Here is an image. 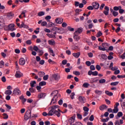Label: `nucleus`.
<instances>
[{"instance_id": "47", "label": "nucleus", "mask_w": 125, "mask_h": 125, "mask_svg": "<svg viewBox=\"0 0 125 125\" xmlns=\"http://www.w3.org/2000/svg\"><path fill=\"white\" fill-rule=\"evenodd\" d=\"M90 69L91 70V71H94L95 70V66H94V65H90Z\"/></svg>"}, {"instance_id": "20", "label": "nucleus", "mask_w": 125, "mask_h": 125, "mask_svg": "<svg viewBox=\"0 0 125 125\" xmlns=\"http://www.w3.org/2000/svg\"><path fill=\"white\" fill-rule=\"evenodd\" d=\"M38 75L40 78H42L45 75V73L43 71H40L38 72Z\"/></svg>"}, {"instance_id": "24", "label": "nucleus", "mask_w": 125, "mask_h": 125, "mask_svg": "<svg viewBox=\"0 0 125 125\" xmlns=\"http://www.w3.org/2000/svg\"><path fill=\"white\" fill-rule=\"evenodd\" d=\"M119 112V108H118V107L117 106H114V108L113 109V113L114 114H117Z\"/></svg>"}, {"instance_id": "43", "label": "nucleus", "mask_w": 125, "mask_h": 125, "mask_svg": "<svg viewBox=\"0 0 125 125\" xmlns=\"http://www.w3.org/2000/svg\"><path fill=\"white\" fill-rule=\"evenodd\" d=\"M38 16H43V15H44V12L41 11L40 12H39L38 14Z\"/></svg>"}, {"instance_id": "34", "label": "nucleus", "mask_w": 125, "mask_h": 125, "mask_svg": "<svg viewBox=\"0 0 125 125\" xmlns=\"http://www.w3.org/2000/svg\"><path fill=\"white\" fill-rule=\"evenodd\" d=\"M95 93H96L97 94H98V95H101V94H102L103 92L102 91L96 89L95 91Z\"/></svg>"}, {"instance_id": "59", "label": "nucleus", "mask_w": 125, "mask_h": 125, "mask_svg": "<svg viewBox=\"0 0 125 125\" xmlns=\"http://www.w3.org/2000/svg\"><path fill=\"white\" fill-rule=\"evenodd\" d=\"M26 44H32V41L30 40H28L26 42Z\"/></svg>"}, {"instance_id": "45", "label": "nucleus", "mask_w": 125, "mask_h": 125, "mask_svg": "<svg viewBox=\"0 0 125 125\" xmlns=\"http://www.w3.org/2000/svg\"><path fill=\"white\" fill-rule=\"evenodd\" d=\"M112 14L114 17H116L119 15V13L118 12L114 11L113 12Z\"/></svg>"}, {"instance_id": "19", "label": "nucleus", "mask_w": 125, "mask_h": 125, "mask_svg": "<svg viewBox=\"0 0 125 125\" xmlns=\"http://www.w3.org/2000/svg\"><path fill=\"white\" fill-rule=\"evenodd\" d=\"M49 52L50 53V55H52V56H53L54 57L55 56V54H54V52L53 51V50L51 49V48H50L49 49Z\"/></svg>"}, {"instance_id": "30", "label": "nucleus", "mask_w": 125, "mask_h": 125, "mask_svg": "<svg viewBox=\"0 0 125 125\" xmlns=\"http://www.w3.org/2000/svg\"><path fill=\"white\" fill-rule=\"evenodd\" d=\"M120 8H122V6H114L113 7V10H115V11H118V10H120Z\"/></svg>"}, {"instance_id": "42", "label": "nucleus", "mask_w": 125, "mask_h": 125, "mask_svg": "<svg viewBox=\"0 0 125 125\" xmlns=\"http://www.w3.org/2000/svg\"><path fill=\"white\" fill-rule=\"evenodd\" d=\"M14 16V14L11 12L8 13L7 15V16L8 17H13Z\"/></svg>"}, {"instance_id": "11", "label": "nucleus", "mask_w": 125, "mask_h": 125, "mask_svg": "<svg viewBox=\"0 0 125 125\" xmlns=\"http://www.w3.org/2000/svg\"><path fill=\"white\" fill-rule=\"evenodd\" d=\"M55 111V109H54L53 108H52V107H51V109L49 111V112L48 113V116L49 117H50V116H53V115H54Z\"/></svg>"}, {"instance_id": "2", "label": "nucleus", "mask_w": 125, "mask_h": 125, "mask_svg": "<svg viewBox=\"0 0 125 125\" xmlns=\"http://www.w3.org/2000/svg\"><path fill=\"white\" fill-rule=\"evenodd\" d=\"M32 116V111H31V110H29V111H27L25 113V115H24V120L25 121H28V119H30V118H31Z\"/></svg>"}, {"instance_id": "12", "label": "nucleus", "mask_w": 125, "mask_h": 125, "mask_svg": "<svg viewBox=\"0 0 125 125\" xmlns=\"http://www.w3.org/2000/svg\"><path fill=\"white\" fill-rule=\"evenodd\" d=\"M53 78L55 80V81H58L60 79V76L58 74H55L52 75Z\"/></svg>"}, {"instance_id": "41", "label": "nucleus", "mask_w": 125, "mask_h": 125, "mask_svg": "<svg viewBox=\"0 0 125 125\" xmlns=\"http://www.w3.org/2000/svg\"><path fill=\"white\" fill-rule=\"evenodd\" d=\"M108 44L107 43H102V47H104L106 48V47H107V46H108Z\"/></svg>"}, {"instance_id": "26", "label": "nucleus", "mask_w": 125, "mask_h": 125, "mask_svg": "<svg viewBox=\"0 0 125 125\" xmlns=\"http://www.w3.org/2000/svg\"><path fill=\"white\" fill-rule=\"evenodd\" d=\"M105 94L108 95V96H113V93L112 92H109V91H105Z\"/></svg>"}, {"instance_id": "60", "label": "nucleus", "mask_w": 125, "mask_h": 125, "mask_svg": "<svg viewBox=\"0 0 125 125\" xmlns=\"http://www.w3.org/2000/svg\"><path fill=\"white\" fill-rule=\"evenodd\" d=\"M51 108H53L54 110H56V109L59 108V105H54V106H51Z\"/></svg>"}, {"instance_id": "32", "label": "nucleus", "mask_w": 125, "mask_h": 125, "mask_svg": "<svg viewBox=\"0 0 125 125\" xmlns=\"http://www.w3.org/2000/svg\"><path fill=\"white\" fill-rule=\"evenodd\" d=\"M73 74L75 75V76H80L81 75V72H80V71H74L73 72Z\"/></svg>"}, {"instance_id": "10", "label": "nucleus", "mask_w": 125, "mask_h": 125, "mask_svg": "<svg viewBox=\"0 0 125 125\" xmlns=\"http://www.w3.org/2000/svg\"><path fill=\"white\" fill-rule=\"evenodd\" d=\"M21 76H23V74L20 71H17L15 77H16V78H21Z\"/></svg>"}, {"instance_id": "15", "label": "nucleus", "mask_w": 125, "mask_h": 125, "mask_svg": "<svg viewBox=\"0 0 125 125\" xmlns=\"http://www.w3.org/2000/svg\"><path fill=\"white\" fill-rule=\"evenodd\" d=\"M74 122H75V117L74 116H72V117L70 118L68 120V123L70 125H72V124H73Z\"/></svg>"}, {"instance_id": "51", "label": "nucleus", "mask_w": 125, "mask_h": 125, "mask_svg": "<svg viewBox=\"0 0 125 125\" xmlns=\"http://www.w3.org/2000/svg\"><path fill=\"white\" fill-rule=\"evenodd\" d=\"M48 75L44 76L43 77V80H44V81H47V80H48Z\"/></svg>"}, {"instance_id": "39", "label": "nucleus", "mask_w": 125, "mask_h": 125, "mask_svg": "<svg viewBox=\"0 0 125 125\" xmlns=\"http://www.w3.org/2000/svg\"><path fill=\"white\" fill-rule=\"evenodd\" d=\"M106 83V80L102 79L99 80V83Z\"/></svg>"}, {"instance_id": "46", "label": "nucleus", "mask_w": 125, "mask_h": 125, "mask_svg": "<svg viewBox=\"0 0 125 125\" xmlns=\"http://www.w3.org/2000/svg\"><path fill=\"white\" fill-rule=\"evenodd\" d=\"M33 50H34L35 51H39L40 49H39V47H38V46L34 45L33 47Z\"/></svg>"}, {"instance_id": "58", "label": "nucleus", "mask_w": 125, "mask_h": 125, "mask_svg": "<svg viewBox=\"0 0 125 125\" xmlns=\"http://www.w3.org/2000/svg\"><path fill=\"white\" fill-rule=\"evenodd\" d=\"M86 65L88 66V67L91 65V62L90 61H86L85 62Z\"/></svg>"}, {"instance_id": "21", "label": "nucleus", "mask_w": 125, "mask_h": 125, "mask_svg": "<svg viewBox=\"0 0 125 125\" xmlns=\"http://www.w3.org/2000/svg\"><path fill=\"white\" fill-rule=\"evenodd\" d=\"M12 93V91L10 90H6L4 92V94H6V95H11Z\"/></svg>"}, {"instance_id": "6", "label": "nucleus", "mask_w": 125, "mask_h": 125, "mask_svg": "<svg viewBox=\"0 0 125 125\" xmlns=\"http://www.w3.org/2000/svg\"><path fill=\"white\" fill-rule=\"evenodd\" d=\"M13 94L15 95H20L21 94V91L19 89L15 88L13 91Z\"/></svg>"}, {"instance_id": "52", "label": "nucleus", "mask_w": 125, "mask_h": 125, "mask_svg": "<svg viewBox=\"0 0 125 125\" xmlns=\"http://www.w3.org/2000/svg\"><path fill=\"white\" fill-rule=\"evenodd\" d=\"M60 30V29H59V28L56 27L52 28V31H54V32H56L57 31H59Z\"/></svg>"}, {"instance_id": "1", "label": "nucleus", "mask_w": 125, "mask_h": 125, "mask_svg": "<svg viewBox=\"0 0 125 125\" xmlns=\"http://www.w3.org/2000/svg\"><path fill=\"white\" fill-rule=\"evenodd\" d=\"M53 94L54 95V96L52 98V99L51 100V103L50 104V105H51V104H55V103L57 102V99H58V96H60V94H58V90H55L51 93V95H53Z\"/></svg>"}, {"instance_id": "56", "label": "nucleus", "mask_w": 125, "mask_h": 125, "mask_svg": "<svg viewBox=\"0 0 125 125\" xmlns=\"http://www.w3.org/2000/svg\"><path fill=\"white\" fill-rule=\"evenodd\" d=\"M26 51H27V49H26L25 48H22L21 50L22 53H26Z\"/></svg>"}, {"instance_id": "57", "label": "nucleus", "mask_w": 125, "mask_h": 125, "mask_svg": "<svg viewBox=\"0 0 125 125\" xmlns=\"http://www.w3.org/2000/svg\"><path fill=\"white\" fill-rule=\"evenodd\" d=\"M124 12H125V10L122 9V8L119 9V13L120 14H123Z\"/></svg>"}, {"instance_id": "5", "label": "nucleus", "mask_w": 125, "mask_h": 125, "mask_svg": "<svg viewBox=\"0 0 125 125\" xmlns=\"http://www.w3.org/2000/svg\"><path fill=\"white\" fill-rule=\"evenodd\" d=\"M73 39L75 40V42H79V41L81 40V37L79 36V34H77V32H74Z\"/></svg>"}, {"instance_id": "49", "label": "nucleus", "mask_w": 125, "mask_h": 125, "mask_svg": "<svg viewBox=\"0 0 125 125\" xmlns=\"http://www.w3.org/2000/svg\"><path fill=\"white\" fill-rule=\"evenodd\" d=\"M67 29H68V31H70V32H73L75 30V29H74V28H72V27H71V26H68Z\"/></svg>"}, {"instance_id": "61", "label": "nucleus", "mask_w": 125, "mask_h": 125, "mask_svg": "<svg viewBox=\"0 0 125 125\" xmlns=\"http://www.w3.org/2000/svg\"><path fill=\"white\" fill-rule=\"evenodd\" d=\"M15 52L17 53V54H19V53H20V50L19 49H15Z\"/></svg>"}, {"instance_id": "38", "label": "nucleus", "mask_w": 125, "mask_h": 125, "mask_svg": "<svg viewBox=\"0 0 125 125\" xmlns=\"http://www.w3.org/2000/svg\"><path fill=\"white\" fill-rule=\"evenodd\" d=\"M119 83L120 82H112L110 83V85H113V86L118 85Z\"/></svg>"}, {"instance_id": "48", "label": "nucleus", "mask_w": 125, "mask_h": 125, "mask_svg": "<svg viewBox=\"0 0 125 125\" xmlns=\"http://www.w3.org/2000/svg\"><path fill=\"white\" fill-rule=\"evenodd\" d=\"M77 116L78 119H79V120H82V119H83V117L82 116V115L80 114L79 113L77 114Z\"/></svg>"}, {"instance_id": "36", "label": "nucleus", "mask_w": 125, "mask_h": 125, "mask_svg": "<svg viewBox=\"0 0 125 125\" xmlns=\"http://www.w3.org/2000/svg\"><path fill=\"white\" fill-rule=\"evenodd\" d=\"M102 35H103V34L102 33V32H101V31H100L97 34L96 37H97V38H100V37H101V36H102Z\"/></svg>"}, {"instance_id": "3", "label": "nucleus", "mask_w": 125, "mask_h": 125, "mask_svg": "<svg viewBox=\"0 0 125 125\" xmlns=\"http://www.w3.org/2000/svg\"><path fill=\"white\" fill-rule=\"evenodd\" d=\"M78 100L81 102V103H85V101H86V99L85 97H83L82 96H80L78 98Z\"/></svg>"}, {"instance_id": "16", "label": "nucleus", "mask_w": 125, "mask_h": 125, "mask_svg": "<svg viewBox=\"0 0 125 125\" xmlns=\"http://www.w3.org/2000/svg\"><path fill=\"white\" fill-rule=\"evenodd\" d=\"M72 55L76 58H79V57H80V55H81V53L80 52L77 53H73Z\"/></svg>"}, {"instance_id": "13", "label": "nucleus", "mask_w": 125, "mask_h": 125, "mask_svg": "<svg viewBox=\"0 0 125 125\" xmlns=\"http://www.w3.org/2000/svg\"><path fill=\"white\" fill-rule=\"evenodd\" d=\"M19 63L20 65H25V59L24 58L20 59L19 61Z\"/></svg>"}, {"instance_id": "27", "label": "nucleus", "mask_w": 125, "mask_h": 125, "mask_svg": "<svg viewBox=\"0 0 125 125\" xmlns=\"http://www.w3.org/2000/svg\"><path fill=\"white\" fill-rule=\"evenodd\" d=\"M54 114H55V115L57 116V117H58L59 118L61 116V114L60 113V112L56 110H55Z\"/></svg>"}, {"instance_id": "31", "label": "nucleus", "mask_w": 125, "mask_h": 125, "mask_svg": "<svg viewBox=\"0 0 125 125\" xmlns=\"http://www.w3.org/2000/svg\"><path fill=\"white\" fill-rule=\"evenodd\" d=\"M121 117H123V112L120 111L117 113V117H116V119H119V118H121Z\"/></svg>"}, {"instance_id": "28", "label": "nucleus", "mask_w": 125, "mask_h": 125, "mask_svg": "<svg viewBox=\"0 0 125 125\" xmlns=\"http://www.w3.org/2000/svg\"><path fill=\"white\" fill-rule=\"evenodd\" d=\"M89 85H90V84H89V83H84L83 84V87H85V88H87V87H88L89 86Z\"/></svg>"}, {"instance_id": "50", "label": "nucleus", "mask_w": 125, "mask_h": 125, "mask_svg": "<svg viewBox=\"0 0 125 125\" xmlns=\"http://www.w3.org/2000/svg\"><path fill=\"white\" fill-rule=\"evenodd\" d=\"M3 118L4 119H8V115L6 114V113L3 114Z\"/></svg>"}, {"instance_id": "7", "label": "nucleus", "mask_w": 125, "mask_h": 125, "mask_svg": "<svg viewBox=\"0 0 125 125\" xmlns=\"http://www.w3.org/2000/svg\"><path fill=\"white\" fill-rule=\"evenodd\" d=\"M55 22L57 24H62L63 23V19L62 18H56Z\"/></svg>"}, {"instance_id": "54", "label": "nucleus", "mask_w": 125, "mask_h": 125, "mask_svg": "<svg viewBox=\"0 0 125 125\" xmlns=\"http://www.w3.org/2000/svg\"><path fill=\"white\" fill-rule=\"evenodd\" d=\"M38 52L40 53V55H41V56L43 54V51H42V50L39 49Z\"/></svg>"}, {"instance_id": "9", "label": "nucleus", "mask_w": 125, "mask_h": 125, "mask_svg": "<svg viewBox=\"0 0 125 125\" xmlns=\"http://www.w3.org/2000/svg\"><path fill=\"white\" fill-rule=\"evenodd\" d=\"M105 10L104 11L103 13L104 14V15H108L109 14V7L105 6L104 7Z\"/></svg>"}, {"instance_id": "44", "label": "nucleus", "mask_w": 125, "mask_h": 125, "mask_svg": "<svg viewBox=\"0 0 125 125\" xmlns=\"http://www.w3.org/2000/svg\"><path fill=\"white\" fill-rule=\"evenodd\" d=\"M83 110L84 112H88V111H89V108L86 106H84L83 107Z\"/></svg>"}, {"instance_id": "18", "label": "nucleus", "mask_w": 125, "mask_h": 125, "mask_svg": "<svg viewBox=\"0 0 125 125\" xmlns=\"http://www.w3.org/2000/svg\"><path fill=\"white\" fill-rule=\"evenodd\" d=\"M107 108H108V107H107V105L105 104H103L101 106H100V110H101V111H103L104 109H107Z\"/></svg>"}, {"instance_id": "17", "label": "nucleus", "mask_w": 125, "mask_h": 125, "mask_svg": "<svg viewBox=\"0 0 125 125\" xmlns=\"http://www.w3.org/2000/svg\"><path fill=\"white\" fill-rule=\"evenodd\" d=\"M47 36L50 39H56V36L54 34H47Z\"/></svg>"}, {"instance_id": "4", "label": "nucleus", "mask_w": 125, "mask_h": 125, "mask_svg": "<svg viewBox=\"0 0 125 125\" xmlns=\"http://www.w3.org/2000/svg\"><path fill=\"white\" fill-rule=\"evenodd\" d=\"M92 4L94 9H98L100 6L99 3L97 2H93Z\"/></svg>"}, {"instance_id": "62", "label": "nucleus", "mask_w": 125, "mask_h": 125, "mask_svg": "<svg viewBox=\"0 0 125 125\" xmlns=\"http://www.w3.org/2000/svg\"><path fill=\"white\" fill-rule=\"evenodd\" d=\"M92 80L93 81V83H97V82H98V79H97V78H92Z\"/></svg>"}, {"instance_id": "25", "label": "nucleus", "mask_w": 125, "mask_h": 125, "mask_svg": "<svg viewBox=\"0 0 125 125\" xmlns=\"http://www.w3.org/2000/svg\"><path fill=\"white\" fill-rule=\"evenodd\" d=\"M48 43L50 45H54L55 44V41H54L53 40H49L48 41Z\"/></svg>"}, {"instance_id": "55", "label": "nucleus", "mask_w": 125, "mask_h": 125, "mask_svg": "<svg viewBox=\"0 0 125 125\" xmlns=\"http://www.w3.org/2000/svg\"><path fill=\"white\" fill-rule=\"evenodd\" d=\"M89 121H90V122H93V121H94V116H93V115H91L90 117L89 118Z\"/></svg>"}, {"instance_id": "14", "label": "nucleus", "mask_w": 125, "mask_h": 125, "mask_svg": "<svg viewBox=\"0 0 125 125\" xmlns=\"http://www.w3.org/2000/svg\"><path fill=\"white\" fill-rule=\"evenodd\" d=\"M75 33H76L77 35H80V34H82V33H83V28H79L78 30L75 32Z\"/></svg>"}, {"instance_id": "35", "label": "nucleus", "mask_w": 125, "mask_h": 125, "mask_svg": "<svg viewBox=\"0 0 125 125\" xmlns=\"http://www.w3.org/2000/svg\"><path fill=\"white\" fill-rule=\"evenodd\" d=\"M45 20H46V21H47L48 22H50V19H51V16H47L45 17Z\"/></svg>"}, {"instance_id": "8", "label": "nucleus", "mask_w": 125, "mask_h": 125, "mask_svg": "<svg viewBox=\"0 0 125 125\" xmlns=\"http://www.w3.org/2000/svg\"><path fill=\"white\" fill-rule=\"evenodd\" d=\"M15 25L14 24H9L8 25V30L11 31V32H13V31H15L16 29L14 28Z\"/></svg>"}, {"instance_id": "22", "label": "nucleus", "mask_w": 125, "mask_h": 125, "mask_svg": "<svg viewBox=\"0 0 125 125\" xmlns=\"http://www.w3.org/2000/svg\"><path fill=\"white\" fill-rule=\"evenodd\" d=\"M44 97H45V94L44 93H41L38 95V98H44Z\"/></svg>"}, {"instance_id": "23", "label": "nucleus", "mask_w": 125, "mask_h": 125, "mask_svg": "<svg viewBox=\"0 0 125 125\" xmlns=\"http://www.w3.org/2000/svg\"><path fill=\"white\" fill-rule=\"evenodd\" d=\"M40 86H43L46 85V82L45 81H42L39 83Z\"/></svg>"}, {"instance_id": "40", "label": "nucleus", "mask_w": 125, "mask_h": 125, "mask_svg": "<svg viewBox=\"0 0 125 125\" xmlns=\"http://www.w3.org/2000/svg\"><path fill=\"white\" fill-rule=\"evenodd\" d=\"M47 25V22L45 21H42L41 23V26L42 27H44L45 26H46Z\"/></svg>"}, {"instance_id": "64", "label": "nucleus", "mask_w": 125, "mask_h": 125, "mask_svg": "<svg viewBox=\"0 0 125 125\" xmlns=\"http://www.w3.org/2000/svg\"><path fill=\"white\" fill-rule=\"evenodd\" d=\"M120 20H122V22H125V19H124L123 16H121L119 18Z\"/></svg>"}, {"instance_id": "63", "label": "nucleus", "mask_w": 125, "mask_h": 125, "mask_svg": "<svg viewBox=\"0 0 125 125\" xmlns=\"http://www.w3.org/2000/svg\"><path fill=\"white\" fill-rule=\"evenodd\" d=\"M98 75V72L97 71H93V76H97Z\"/></svg>"}, {"instance_id": "33", "label": "nucleus", "mask_w": 125, "mask_h": 125, "mask_svg": "<svg viewBox=\"0 0 125 125\" xmlns=\"http://www.w3.org/2000/svg\"><path fill=\"white\" fill-rule=\"evenodd\" d=\"M55 24L52 22H50L48 23V26L50 28H52L54 26Z\"/></svg>"}, {"instance_id": "37", "label": "nucleus", "mask_w": 125, "mask_h": 125, "mask_svg": "<svg viewBox=\"0 0 125 125\" xmlns=\"http://www.w3.org/2000/svg\"><path fill=\"white\" fill-rule=\"evenodd\" d=\"M101 57L102 59H104V60H106V59H107V55L105 54H102L101 55Z\"/></svg>"}, {"instance_id": "29", "label": "nucleus", "mask_w": 125, "mask_h": 125, "mask_svg": "<svg viewBox=\"0 0 125 125\" xmlns=\"http://www.w3.org/2000/svg\"><path fill=\"white\" fill-rule=\"evenodd\" d=\"M36 83H37V82H36V81H32L30 83V86H31V87H35V84H36Z\"/></svg>"}, {"instance_id": "53", "label": "nucleus", "mask_w": 125, "mask_h": 125, "mask_svg": "<svg viewBox=\"0 0 125 125\" xmlns=\"http://www.w3.org/2000/svg\"><path fill=\"white\" fill-rule=\"evenodd\" d=\"M87 9H88V10H93L94 8H93V6H89L87 7Z\"/></svg>"}]
</instances>
